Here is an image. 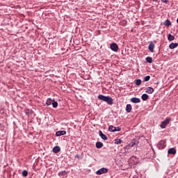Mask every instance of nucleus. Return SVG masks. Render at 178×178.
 Returning a JSON list of instances; mask_svg holds the SVG:
<instances>
[{"instance_id": "1", "label": "nucleus", "mask_w": 178, "mask_h": 178, "mask_svg": "<svg viewBox=\"0 0 178 178\" xmlns=\"http://www.w3.org/2000/svg\"><path fill=\"white\" fill-rule=\"evenodd\" d=\"M97 98L98 99H100V101H104V102H106L108 105H113V99L109 96L99 95Z\"/></svg>"}, {"instance_id": "2", "label": "nucleus", "mask_w": 178, "mask_h": 178, "mask_svg": "<svg viewBox=\"0 0 178 178\" xmlns=\"http://www.w3.org/2000/svg\"><path fill=\"white\" fill-rule=\"evenodd\" d=\"M170 120H172L171 118H167L160 125L161 129H166V126L170 123Z\"/></svg>"}, {"instance_id": "3", "label": "nucleus", "mask_w": 178, "mask_h": 178, "mask_svg": "<svg viewBox=\"0 0 178 178\" xmlns=\"http://www.w3.org/2000/svg\"><path fill=\"white\" fill-rule=\"evenodd\" d=\"M166 147V143L164 140H160L157 144L159 149H163Z\"/></svg>"}, {"instance_id": "4", "label": "nucleus", "mask_w": 178, "mask_h": 178, "mask_svg": "<svg viewBox=\"0 0 178 178\" xmlns=\"http://www.w3.org/2000/svg\"><path fill=\"white\" fill-rule=\"evenodd\" d=\"M108 170L106 168H102L96 172V175H104V173H108Z\"/></svg>"}, {"instance_id": "5", "label": "nucleus", "mask_w": 178, "mask_h": 178, "mask_svg": "<svg viewBox=\"0 0 178 178\" xmlns=\"http://www.w3.org/2000/svg\"><path fill=\"white\" fill-rule=\"evenodd\" d=\"M110 48L111 51H113L114 52H118V51H119V46H118V44L116 43H112Z\"/></svg>"}, {"instance_id": "6", "label": "nucleus", "mask_w": 178, "mask_h": 178, "mask_svg": "<svg viewBox=\"0 0 178 178\" xmlns=\"http://www.w3.org/2000/svg\"><path fill=\"white\" fill-rule=\"evenodd\" d=\"M99 136L101 137L102 140H104V141H106V140H108V137L106 136V135L102 133V131H99Z\"/></svg>"}, {"instance_id": "7", "label": "nucleus", "mask_w": 178, "mask_h": 178, "mask_svg": "<svg viewBox=\"0 0 178 178\" xmlns=\"http://www.w3.org/2000/svg\"><path fill=\"white\" fill-rule=\"evenodd\" d=\"M131 102L133 104H140L141 102V100L138 97H133L131 99Z\"/></svg>"}, {"instance_id": "8", "label": "nucleus", "mask_w": 178, "mask_h": 178, "mask_svg": "<svg viewBox=\"0 0 178 178\" xmlns=\"http://www.w3.org/2000/svg\"><path fill=\"white\" fill-rule=\"evenodd\" d=\"M154 48H155V44H154V42H151L148 47L149 51H150V52H154Z\"/></svg>"}, {"instance_id": "9", "label": "nucleus", "mask_w": 178, "mask_h": 178, "mask_svg": "<svg viewBox=\"0 0 178 178\" xmlns=\"http://www.w3.org/2000/svg\"><path fill=\"white\" fill-rule=\"evenodd\" d=\"M66 134V131H58L56 132V136L57 137H60V136H65Z\"/></svg>"}, {"instance_id": "10", "label": "nucleus", "mask_w": 178, "mask_h": 178, "mask_svg": "<svg viewBox=\"0 0 178 178\" xmlns=\"http://www.w3.org/2000/svg\"><path fill=\"white\" fill-rule=\"evenodd\" d=\"M154 88L152 87H147L146 88L145 92H147V94H153L154 93Z\"/></svg>"}, {"instance_id": "11", "label": "nucleus", "mask_w": 178, "mask_h": 178, "mask_svg": "<svg viewBox=\"0 0 178 178\" xmlns=\"http://www.w3.org/2000/svg\"><path fill=\"white\" fill-rule=\"evenodd\" d=\"M168 154H171V155H175L176 154V149L175 148H170L168 151Z\"/></svg>"}, {"instance_id": "12", "label": "nucleus", "mask_w": 178, "mask_h": 178, "mask_svg": "<svg viewBox=\"0 0 178 178\" xmlns=\"http://www.w3.org/2000/svg\"><path fill=\"white\" fill-rule=\"evenodd\" d=\"M60 152V147L59 146H56L53 148V152L54 154H58V152Z\"/></svg>"}, {"instance_id": "13", "label": "nucleus", "mask_w": 178, "mask_h": 178, "mask_svg": "<svg viewBox=\"0 0 178 178\" xmlns=\"http://www.w3.org/2000/svg\"><path fill=\"white\" fill-rule=\"evenodd\" d=\"M178 47V43H171L169 45L170 49H175V48H177Z\"/></svg>"}, {"instance_id": "14", "label": "nucleus", "mask_w": 178, "mask_h": 178, "mask_svg": "<svg viewBox=\"0 0 178 178\" xmlns=\"http://www.w3.org/2000/svg\"><path fill=\"white\" fill-rule=\"evenodd\" d=\"M125 110L127 113H130V112H131V104H127Z\"/></svg>"}, {"instance_id": "15", "label": "nucleus", "mask_w": 178, "mask_h": 178, "mask_svg": "<svg viewBox=\"0 0 178 178\" xmlns=\"http://www.w3.org/2000/svg\"><path fill=\"white\" fill-rule=\"evenodd\" d=\"M138 144V140L133 139L131 142L130 146L134 147L135 145H137Z\"/></svg>"}, {"instance_id": "16", "label": "nucleus", "mask_w": 178, "mask_h": 178, "mask_svg": "<svg viewBox=\"0 0 178 178\" xmlns=\"http://www.w3.org/2000/svg\"><path fill=\"white\" fill-rule=\"evenodd\" d=\"M163 24L165 26V27H169V26H172V22H170V20L167 19L165 22H164Z\"/></svg>"}, {"instance_id": "17", "label": "nucleus", "mask_w": 178, "mask_h": 178, "mask_svg": "<svg viewBox=\"0 0 178 178\" xmlns=\"http://www.w3.org/2000/svg\"><path fill=\"white\" fill-rule=\"evenodd\" d=\"M104 147V143L102 142H97L96 143V148H102Z\"/></svg>"}, {"instance_id": "18", "label": "nucleus", "mask_w": 178, "mask_h": 178, "mask_svg": "<svg viewBox=\"0 0 178 178\" xmlns=\"http://www.w3.org/2000/svg\"><path fill=\"white\" fill-rule=\"evenodd\" d=\"M141 98L143 99V101H147V99H148V98H149V96H148L146 93L142 95Z\"/></svg>"}, {"instance_id": "19", "label": "nucleus", "mask_w": 178, "mask_h": 178, "mask_svg": "<svg viewBox=\"0 0 178 178\" xmlns=\"http://www.w3.org/2000/svg\"><path fill=\"white\" fill-rule=\"evenodd\" d=\"M46 105H47V106H49V105H52V99L51 98L47 99V100L46 102Z\"/></svg>"}, {"instance_id": "20", "label": "nucleus", "mask_w": 178, "mask_h": 178, "mask_svg": "<svg viewBox=\"0 0 178 178\" xmlns=\"http://www.w3.org/2000/svg\"><path fill=\"white\" fill-rule=\"evenodd\" d=\"M168 41H174L175 37L172 34L170 33V34H168Z\"/></svg>"}, {"instance_id": "21", "label": "nucleus", "mask_w": 178, "mask_h": 178, "mask_svg": "<svg viewBox=\"0 0 178 178\" xmlns=\"http://www.w3.org/2000/svg\"><path fill=\"white\" fill-rule=\"evenodd\" d=\"M51 105L53 106V108H58V102L52 100Z\"/></svg>"}, {"instance_id": "22", "label": "nucleus", "mask_w": 178, "mask_h": 178, "mask_svg": "<svg viewBox=\"0 0 178 178\" xmlns=\"http://www.w3.org/2000/svg\"><path fill=\"white\" fill-rule=\"evenodd\" d=\"M29 175V172L26 170L22 171V176L23 177H27V176Z\"/></svg>"}, {"instance_id": "23", "label": "nucleus", "mask_w": 178, "mask_h": 178, "mask_svg": "<svg viewBox=\"0 0 178 178\" xmlns=\"http://www.w3.org/2000/svg\"><path fill=\"white\" fill-rule=\"evenodd\" d=\"M141 83H142L141 79H136L135 84H136V86H141Z\"/></svg>"}, {"instance_id": "24", "label": "nucleus", "mask_w": 178, "mask_h": 178, "mask_svg": "<svg viewBox=\"0 0 178 178\" xmlns=\"http://www.w3.org/2000/svg\"><path fill=\"white\" fill-rule=\"evenodd\" d=\"M108 131H111L112 133L115 132V127H113V125L109 126Z\"/></svg>"}, {"instance_id": "25", "label": "nucleus", "mask_w": 178, "mask_h": 178, "mask_svg": "<svg viewBox=\"0 0 178 178\" xmlns=\"http://www.w3.org/2000/svg\"><path fill=\"white\" fill-rule=\"evenodd\" d=\"M146 61L147 62V63H152V58L149 56L146 58Z\"/></svg>"}, {"instance_id": "26", "label": "nucleus", "mask_w": 178, "mask_h": 178, "mask_svg": "<svg viewBox=\"0 0 178 178\" xmlns=\"http://www.w3.org/2000/svg\"><path fill=\"white\" fill-rule=\"evenodd\" d=\"M150 79L151 76L149 75H147L143 79V81H149Z\"/></svg>"}, {"instance_id": "27", "label": "nucleus", "mask_w": 178, "mask_h": 178, "mask_svg": "<svg viewBox=\"0 0 178 178\" xmlns=\"http://www.w3.org/2000/svg\"><path fill=\"white\" fill-rule=\"evenodd\" d=\"M67 172L66 171H61L60 172H58V176H65V175H67Z\"/></svg>"}, {"instance_id": "28", "label": "nucleus", "mask_w": 178, "mask_h": 178, "mask_svg": "<svg viewBox=\"0 0 178 178\" xmlns=\"http://www.w3.org/2000/svg\"><path fill=\"white\" fill-rule=\"evenodd\" d=\"M122 143H123V141L121 139H116L115 141V144L117 145L122 144Z\"/></svg>"}, {"instance_id": "29", "label": "nucleus", "mask_w": 178, "mask_h": 178, "mask_svg": "<svg viewBox=\"0 0 178 178\" xmlns=\"http://www.w3.org/2000/svg\"><path fill=\"white\" fill-rule=\"evenodd\" d=\"M120 130H122V128H120V127H115L114 128V131H120Z\"/></svg>"}, {"instance_id": "30", "label": "nucleus", "mask_w": 178, "mask_h": 178, "mask_svg": "<svg viewBox=\"0 0 178 178\" xmlns=\"http://www.w3.org/2000/svg\"><path fill=\"white\" fill-rule=\"evenodd\" d=\"M75 158H77V159H81V156H80L79 154H76Z\"/></svg>"}, {"instance_id": "31", "label": "nucleus", "mask_w": 178, "mask_h": 178, "mask_svg": "<svg viewBox=\"0 0 178 178\" xmlns=\"http://www.w3.org/2000/svg\"><path fill=\"white\" fill-rule=\"evenodd\" d=\"M161 2H163L164 3H168V0H161Z\"/></svg>"}]
</instances>
